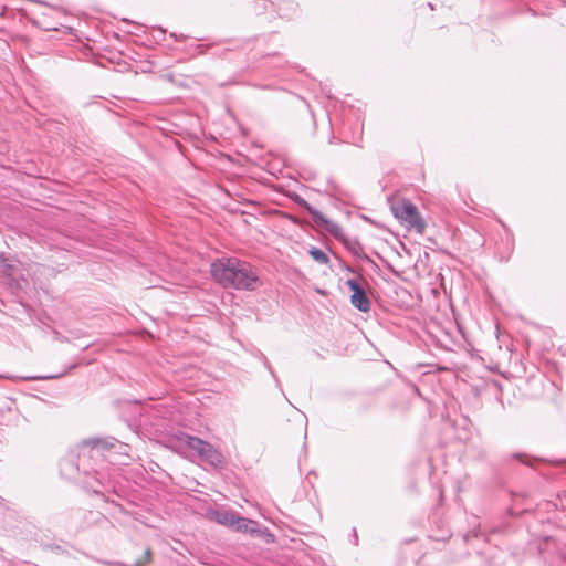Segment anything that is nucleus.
<instances>
[{"mask_svg": "<svg viewBox=\"0 0 566 566\" xmlns=\"http://www.w3.org/2000/svg\"><path fill=\"white\" fill-rule=\"evenodd\" d=\"M212 279L224 289L254 291L260 285V279L254 268L237 258H221L211 263Z\"/></svg>", "mask_w": 566, "mask_h": 566, "instance_id": "nucleus-1", "label": "nucleus"}, {"mask_svg": "<svg viewBox=\"0 0 566 566\" xmlns=\"http://www.w3.org/2000/svg\"><path fill=\"white\" fill-rule=\"evenodd\" d=\"M202 441L200 438L180 432L170 439V448L180 455L192 460Z\"/></svg>", "mask_w": 566, "mask_h": 566, "instance_id": "nucleus-2", "label": "nucleus"}, {"mask_svg": "<svg viewBox=\"0 0 566 566\" xmlns=\"http://www.w3.org/2000/svg\"><path fill=\"white\" fill-rule=\"evenodd\" d=\"M395 216L407 222L412 228L417 229L419 232H422L424 229V222L420 217L417 207L410 201H403L401 205L394 207Z\"/></svg>", "mask_w": 566, "mask_h": 566, "instance_id": "nucleus-3", "label": "nucleus"}, {"mask_svg": "<svg viewBox=\"0 0 566 566\" xmlns=\"http://www.w3.org/2000/svg\"><path fill=\"white\" fill-rule=\"evenodd\" d=\"M196 458L208 463L213 468H222L224 465L223 454L218 449H216L211 443L205 440L202 441V444L199 447Z\"/></svg>", "mask_w": 566, "mask_h": 566, "instance_id": "nucleus-4", "label": "nucleus"}, {"mask_svg": "<svg viewBox=\"0 0 566 566\" xmlns=\"http://www.w3.org/2000/svg\"><path fill=\"white\" fill-rule=\"evenodd\" d=\"M346 285L353 292L350 296V303L353 306L360 312H369L371 306L370 300L359 283L356 280L350 279L346 282Z\"/></svg>", "mask_w": 566, "mask_h": 566, "instance_id": "nucleus-5", "label": "nucleus"}, {"mask_svg": "<svg viewBox=\"0 0 566 566\" xmlns=\"http://www.w3.org/2000/svg\"><path fill=\"white\" fill-rule=\"evenodd\" d=\"M232 528L238 532L249 533V534L260 533V525L258 522L250 520V518H245L241 515H238Z\"/></svg>", "mask_w": 566, "mask_h": 566, "instance_id": "nucleus-6", "label": "nucleus"}, {"mask_svg": "<svg viewBox=\"0 0 566 566\" xmlns=\"http://www.w3.org/2000/svg\"><path fill=\"white\" fill-rule=\"evenodd\" d=\"M539 510L547 513L560 511L566 514V492L558 494L554 501H545L541 503Z\"/></svg>", "mask_w": 566, "mask_h": 566, "instance_id": "nucleus-7", "label": "nucleus"}, {"mask_svg": "<svg viewBox=\"0 0 566 566\" xmlns=\"http://www.w3.org/2000/svg\"><path fill=\"white\" fill-rule=\"evenodd\" d=\"M238 513L233 511H217L214 512V520L224 526L231 527L235 523V518L238 517Z\"/></svg>", "mask_w": 566, "mask_h": 566, "instance_id": "nucleus-8", "label": "nucleus"}, {"mask_svg": "<svg viewBox=\"0 0 566 566\" xmlns=\"http://www.w3.org/2000/svg\"><path fill=\"white\" fill-rule=\"evenodd\" d=\"M83 446L90 447L96 450H109L114 447V442L102 439V438H92L83 441Z\"/></svg>", "mask_w": 566, "mask_h": 566, "instance_id": "nucleus-9", "label": "nucleus"}, {"mask_svg": "<svg viewBox=\"0 0 566 566\" xmlns=\"http://www.w3.org/2000/svg\"><path fill=\"white\" fill-rule=\"evenodd\" d=\"M308 253L319 264H327L329 261L327 254L318 248L312 247Z\"/></svg>", "mask_w": 566, "mask_h": 566, "instance_id": "nucleus-10", "label": "nucleus"}, {"mask_svg": "<svg viewBox=\"0 0 566 566\" xmlns=\"http://www.w3.org/2000/svg\"><path fill=\"white\" fill-rule=\"evenodd\" d=\"M150 556H151L150 549H146L144 552L143 557L136 562V566H143V565L148 564L150 562Z\"/></svg>", "mask_w": 566, "mask_h": 566, "instance_id": "nucleus-11", "label": "nucleus"}, {"mask_svg": "<svg viewBox=\"0 0 566 566\" xmlns=\"http://www.w3.org/2000/svg\"><path fill=\"white\" fill-rule=\"evenodd\" d=\"M307 210L315 218V220L323 219L322 216L317 211L312 210L310 207H307Z\"/></svg>", "mask_w": 566, "mask_h": 566, "instance_id": "nucleus-12", "label": "nucleus"}]
</instances>
